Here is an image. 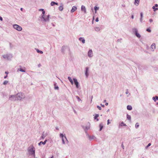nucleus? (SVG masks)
Here are the masks:
<instances>
[{
    "label": "nucleus",
    "mask_w": 158,
    "mask_h": 158,
    "mask_svg": "<svg viewBox=\"0 0 158 158\" xmlns=\"http://www.w3.org/2000/svg\"><path fill=\"white\" fill-rule=\"evenodd\" d=\"M27 151L29 156H33L34 157H35V148L33 145H31L29 147Z\"/></svg>",
    "instance_id": "f257e3e1"
},
{
    "label": "nucleus",
    "mask_w": 158,
    "mask_h": 158,
    "mask_svg": "<svg viewBox=\"0 0 158 158\" xmlns=\"http://www.w3.org/2000/svg\"><path fill=\"white\" fill-rule=\"evenodd\" d=\"M16 96L17 101H22L23 99H25V94L22 92L18 93L16 94Z\"/></svg>",
    "instance_id": "f03ea898"
},
{
    "label": "nucleus",
    "mask_w": 158,
    "mask_h": 158,
    "mask_svg": "<svg viewBox=\"0 0 158 158\" xmlns=\"http://www.w3.org/2000/svg\"><path fill=\"white\" fill-rule=\"evenodd\" d=\"M49 15H48L47 16H46L45 15H42L41 21L43 23H44L45 22H49Z\"/></svg>",
    "instance_id": "7ed1b4c3"
},
{
    "label": "nucleus",
    "mask_w": 158,
    "mask_h": 158,
    "mask_svg": "<svg viewBox=\"0 0 158 158\" xmlns=\"http://www.w3.org/2000/svg\"><path fill=\"white\" fill-rule=\"evenodd\" d=\"M2 57L5 59H6L8 60H10L12 58V55L11 54H7L3 55Z\"/></svg>",
    "instance_id": "20e7f679"
},
{
    "label": "nucleus",
    "mask_w": 158,
    "mask_h": 158,
    "mask_svg": "<svg viewBox=\"0 0 158 158\" xmlns=\"http://www.w3.org/2000/svg\"><path fill=\"white\" fill-rule=\"evenodd\" d=\"M61 52L63 54H65L67 51H69V49L67 46H63L61 48Z\"/></svg>",
    "instance_id": "39448f33"
},
{
    "label": "nucleus",
    "mask_w": 158,
    "mask_h": 158,
    "mask_svg": "<svg viewBox=\"0 0 158 158\" xmlns=\"http://www.w3.org/2000/svg\"><path fill=\"white\" fill-rule=\"evenodd\" d=\"M9 100L11 101H17L16 94L10 95L9 97Z\"/></svg>",
    "instance_id": "423d86ee"
},
{
    "label": "nucleus",
    "mask_w": 158,
    "mask_h": 158,
    "mask_svg": "<svg viewBox=\"0 0 158 158\" xmlns=\"http://www.w3.org/2000/svg\"><path fill=\"white\" fill-rule=\"evenodd\" d=\"M13 27L14 29L19 31H20L22 29V28L21 26L17 24H14L13 25Z\"/></svg>",
    "instance_id": "0eeeda50"
},
{
    "label": "nucleus",
    "mask_w": 158,
    "mask_h": 158,
    "mask_svg": "<svg viewBox=\"0 0 158 158\" xmlns=\"http://www.w3.org/2000/svg\"><path fill=\"white\" fill-rule=\"evenodd\" d=\"M88 124L89 125L88 126H82L83 128L84 129L85 132H86L89 129L90 123H88Z\"/></svg>",
    "instance_id": "6e6552de"
},
{
    "label": "nucleus",
    "mask_w": 158,
    "mask_h": 158,
    "mask_svg": "<svg viewBox=\"0 0 158 158\" xmlns=\"http://www.w3.org/2000/svg\"><path fill=\"white\" fill-rule=\"evenodd\" d=\"M88 56L89 58L92 57L93 56V53L92 50L90 49L89 50L88 53Z\"/></svg>",
    "instance_id": "1a4fd4ad"
},
{
    "label": "nucleus",
    "mask_w": 158,
    "mask_h": 158,
    "mask_svg": "<svg viewBox=\"0 0 158 158\" xmlns=\"http://www.w3.org/2000/svg\"><path fill=\"white\" fill-rule=\"evenodd\" d=\"M73 80L75 84L76 85V87L77 88H78L79 87V83L77 81V80L76 78H73Z\"/></svg>",
    "instance_id": "9d476101"
},
{
    "label": "nucleus",
    "mask_w": 158,
    "mask_h": 158,
    "mask_svg": "<svg viewBox=\"0 0 158 158\" xmlns=\"http://www.w3.org/2000/svg\"><path fill=\"white\" fill-rule=\"evenodd\" d=\"M156 48V44L155 43H153L151 46V50L152 51H154Z\"/></svg>",
    "instance_id": "9b49d317"
},
{
    "label": "nucleus",
    "mask_w": 158,
    "mask_h": 158,
    "mask_svg": "<svg viewBox=\"0 0 158 158\" xmlns=\"http://www.w3.org/2000/svg\"><path fill=\"white\" fill-rule=\"evenodd\" d=\"M89 69V68L88 67L85 68V75L86 77H87L89 75V74L88 73Z\"/></svg>",
    "instance_id": "f8f14e48"
},
{
    "label": "nucleus",
    "mask_w": 158,
    "mask_h": 158,
    "mask_svg": "<svg viewBox=\"0 0 158 158\" xmlns=\"http://www.w3.org/2000/svg\"><path fill=\"white\" fill-rule=\"evenodd\" d=\"M47 135L48 133L47 132H43L41 137L42 139H44Z\"/></svg>",
    "instance_id": "ddd939ff"
},
{
    "label": "nucleus",
    "mask_w": 158,
    "mask_h": 158,
    "mask_svg": "<svg viewBox=\"0 0 158 158\" xmlns=\"http://www.w3.org/2000/svg\"><path fill=\"white\" fill-rule=\"evenodd\" d=\"M25 67H23V68H20L19 69H18L17 70V71L18 72L19 71H20L21 72H25Z\"/></svg>",
    "instance_id": "4468645a"
},
{
    "label": "nucleus",
    "mask_w": 158,
    "mask_h": 158,
    "mask_svg": "<svg viewBox=\"0 0 158 158\" xmlns=\"http://www.w3.org/2000/svg\"><path fill=\"white\" fill-rule=\"evenodd\" d=\"M79 40L80 41H81L83 44H85V40L84 38L80 37L79 38Z\"/></svg>",
    "instance_id": "2eb2a0df"
},
{
    "label": "nucleus",
    "mask_w": 158,
    "mask_h": 158,
    "mask_svg": "<svg viewBox=\"0 0 158 158\" xmlns=\"http://www.w3.org/2000/svg\"><path fill=\"white\" fill-rule=\"evenodd\" d=\"M47 141V139L45 140L44 142L40 141L38 145L39 146H40L42 144L43 145H44L46 144Z\"/></svg>",
    "instance_id": "dca6fc26"
},
{
    "label": "nucleus",
    "mask_w": 158,
    "mask_h": 158,
    "mask_svg": "<svg viewBox=\"0 0 158 158\" xmlns=\"http://www.w3.org/2000/svg\"><path fill=\"white\" fill-rule=\"evenodd\" d=\"M77 9V8L75 6H73L72 8V9L71 10V13H73Z\"/></svg>",
    "instance_id": "f3484780"
},
{
    "label": "nucleus",
    "mask_w": 158,
    "mask_h": 158,
    "mask_svg": "<svg viewBox=\"0 0 158 158\" xmlns=\"http://www.w3.org/2000/svg\"><path fill=\"white\" fill-rule=\"evenodd\" d=\"M60 137L62 139H63L64 137L65 139H66L65 134L63 135L62 133H61L60 134Z\"/></svg>",
    "instance_id": "a211bd4d"
},
{
    "label": "nucleus",
    "mask_w": 158,
    "mask_h": 158,
    "mask_svg": "<svg viewBox=\"0 0 158 158\" xmlns=\"http://www.w3.org/2000/svg\"><path fill=\"white\" fill-rule=\"evenodd\" d=\"M63 5L62 3L60 4V6L59 7V10L60 11H62L64 9Z\"/></svg>",
    "instance_id": "6ab92c4d"
},
{
    "label": "nucleus",
    "mask_w": 158,
    "mask_h": 158,
    "mask_svg": "<svg viewBox=\"0 0 158 158\" xmlns=\"http://www.w3.org/2000/svg\"><path fill=\"white\" fill-rule=\"evenodd\" d=\"M81 10L82 11H84L85 13L86 12V9L84 6L83 5L81 6Z\"/></svg>",
    "instance_id": "aec40b11"
},
{
    "label": "nucleus",
    "mask_w": 158,
    "mask_h": 158,
    "mask_svg": "<svg viewBox=\"0 0 158 158\" xmlns=\"http://www.w3.org/2000/svg\"><path fill=\"white\" fill-rule=\"evenodd\" d=\"M68 78L69 80L71 82V84L73 85V82L71 78L69 77H68Z\"/></svg>",
    "instance_id": "412c9836"
},
{
    "label": "nucleus",
    "mask_w": 158,
    "mask_h": 158,
    "mask_svg": "<svg viewBox=\"0 0 158 158\" xmlns=\"http://www.w3.org/2000/svg\"><path fill=\"white\" fill-rule=\"evenodd\" d=\"M139 0H135L134 2L135 5L137 6L139 4Z\"/></svg>",
    "instance_id": "4be33fe9"
},
{
    "label": "nucleus",
    "mask_w": 158,
    "mask_h": 158,
    "mask_svg": "<svg viewBox=\"0 0 158 158\" xmlns=\"http://www.w3.org/2000/svg\"><path fill=\"white\" fill-rule=\"evenodd\" d=\"M95 30L96 31L98 32L100 30V28L99 27H96L95 28Z\"/></svg>",
    "instance_id": "5701e85b"
},
{
    "label": "nucleus",
    "mask_w": 158,
    "mask_h": 158,
    "mask_svg": "<svg viewBox=\"0 0 158 158\" xmlns=\"http://www.w3.org/2000/svg\"><path fill=\"white\" fill-rule=\"evenodd\" d=\"M89 139L90 140H91L95 138L94 136H89Z\"/></svg>",
    "instance_id": "b1692460"
},
{
    "label": "nucleus",
    "mask_w": 158,
    "mask_h": 158,
    "mask_svg": "<svg viewBox=\"0 0 158 158\" xmlns=\"http://www.w3.org/2000/svg\"><path fill=\"white\" fill-rule=\"evenodd\" d=\"M152 99L155 102H156V100H158V96H156L155 98L153 97L152 98Z\"/></svg>",
    "instance_id": "393cba45"
},
{
    "label": "nucleus",
    "mask_w": 158,
    "mask_h": 158,
    "mask_svg": "<svg viewBox=\"0 0 158 158\" xmlns=\"http://www.w3.org/2000/svg\"><path fill=\"white\" fill-rule=\"evenodd\" d=\"M127 109L128 110H131L132 109V107L131 106L128 105L127 106Z\"/></svg>",
    "instance_id": "a878e982"
},
{
    "label": "nucleus",
    "mask_w": 158,
    "mask_h": 158,
    "mask_svg": "<svg viewBox=\"0 0 158 158\" xmlns=\"http://www.w3.org/2000/svg\"><path fill=\"white\" fill-rule=\"evenodd\" d=\"M123 126H127L126 124H124L123 122H122L119 125V127H120V126L122 127Z\"/></svg>",
    "instance_id": "bb28decb"
},
{
    "label": "nucleus",
    "mask_w": 158,
    "mask_h": 158,
    "mask_svg": "<svg viewBox=\"0 0 158 158\" xmlns=\"http://www.w3.org/2000/svg\"><path fill=\"white\" fill-rule=\"evenodd\" d=\"M36 51L38 53H40L41 54H42L43 53V52L42 51H41V50H39L38 49H36Z\"/></svg>",
    "instance_id": "cd10ccee"
},
{
    "label": "nucleus",
    "mask_w": 158,
    "mask_h": 158,
    "mask_svg": "<svg viewBox=\"0 0 158 158\" xmlns=\"http://www.w3.org/2000/svg\"><path fill=\"white\" fill-rule=\"evenodd\" d=\"M135 35L138 38H139L141 37V35L138 32L136 33Z\"/></svg>",
    "instance_id": "c85d7f7f"
},
{
    "label": "nucleus",
    "mask_w": 158,
    "mask_h": 158,
    "mask_svg": "<svg viewBox=\"0 0 158 158\" xmlns=\"http://www.w3.org/2000/svg\"><path fill=\"white\" fill-rule=\"evenodd\" d=\"M56 83H55L54 84V86H55L54 89H55L58 90L59 89V87L58 86H56Z\"/></svg>",
    "instance_id": "c756f323"
},
{
    "label": "nucleus",
    "mask_w": 158,
    "mask_h": 158,
    "mask_svg": "<svg viewBox=\"0 0 158 158\" xmlns=\"http://www.w3.org/2000/svg\"><path fill=\"white\" fill-rule=\"evenodd\" d=\"M132 31L133 33L138 31L137 29L135 28H133L132 29Z\"/></svg>",
    "instance_id": "7c9ffc66"
},
{
    "label": "nucleus",
    "mask_w": 158,
    "mask_h": 158,
    "mask_svg": "<svg viewBox=\"0 0 158 158\" xmlns=\"http://www.w3.org/2000/svg\"><path fill=\"white\" fill-rule=\"evenodd\" d=\"M94 9L95 10V13H96L97 12L96 11L99 9V7L95 6L94 7Z\"/></svg>",
    "instance_id": "2f4dec72"
},
{
    "label": "nucleus",
    "mask_w": 158,
    "mask_h": 158,
    "mask_svg": "<svg viewBox=\"0 0 158 158\" xmlns=\"http://www.w3.org/2000/svg\"><path fill=\"white\" fill-rule=\"evenodd\" d=\"M100 127V131H101L103 127V126L102 124H100L99 125Z\"/></svg>",
    "instance_id": "473e14b6"
},
{
    "label": "nucleus",
    "mask_w": 158,
    "mask_h": 158,
    "mask_svg": "<svg viewBox=\"0 0 158 158\" xmlns=\"http://www.w3.org/2000/svg\"><path fill=\"white\" fill-rule=\"evenodd\" d=\"M127 118L129 120H131V116L130 115H129L128 114H127Z\"/></svg>",
    "instance_id": "72a5a7b5"
},
{
    "label": "nucleus",
    "mask_w": 158,
    "mask_h": 158,
    "mask_svg": "<svg viewBox=\"0 0 158 158\" xmlns=\"http://www.w3.org/2000/svg\"><path fill=\"white\" fill-rule=\"evenodd\" d=\"M139 127V124L138 123H136L135 125V127L136 128H137Z\"/></svg>",
    "instance_id": "f704fd0d"
},
{
    "label": "nucleus",
    "mask_w": 158,
    "mask_h": 158,
    "mask_svg": "<svg viewBox=\"0 0 158 158\" xmlns=\"http://www.w3.org/2000/svg\"><path fill=\"white\" fill-rule=\"evenodd\" d=\"M152 9H153L154 11H155L156 10H158V8H156L155 6H153Z\"/></svg>",
    "instance_id": "c9c22d12"
},
{
    "label": "nucleus",
    "mask_w": 158,
    "mask_h": 158,
    "mask_svg": "<svg viewBox=\"0 0 158 158\" xmlns=\"http://www.w3.org/2000/svg\"><path fill=\"white\" fill-rule=\"evenodd\" d=\"M8 81H5L3 83V84L4 85H6L8 83Z\"/></svg>",
    "instance_id": "e433bc0d"
},
{
    "label": "nucleus",
    "mask_w": 158,
    "mask_h": 158,
    "mask_svg": "<svg viewBox=\"0 0 158 158\" xmlns=\"http://www.w3.org/2000/svg\"><path fill=\"white\" fill-rule=\"evenodd\" d=\"M98 116L99 115L98 114H96L95 116L94 117V119H96Z\"/></svg>",
    "instance_id": "4c0bfd02"
},
{
    "label": "nucleus",
    "mask_w": 158,
    "mask_h": 158,
    "mask_svg": "<svg viewBox=\"0 0 158 158\" xmlns=\"http://www.w3.org/2000/svg\"><path fill=\"white\" fill-rule=\"evenodd\" d=\"M76 97L77 99L79 101H81V99L78 96H76Z\"/></svg>",
    "instance_id": "58836bf2"
},
{
    "label": "nucleus",
    "mask_w": 158,
    "mask_h": 158,
    "mask_svg": "<svg viewBox=\"0 0 158 158\" xmlns=\"http://www.w3.org/2000/svg\"><path fill=\"white\" fill-rule=\"evenodd\" d=\"M55 2H52L51 3V5L52 6H54L55 4Z\"/></svg>",
    "instance_id": "ea45409f"
},
{
    "label": "nucleus",
    "mask_w": 158,
    "mask_h": 158,
    "mask_svg": "<svg viewBox=\"0 0 158 158\" xmlns=\"http://www.w3.org/2000/svg\"><path fill=\"white\" fill-rule=\"evenodd\" d=\"M151 145V143H149L148 144V145L146 147V149H147Z\"/></svg>",
    "instance_id": "a19ab883"
},
{
    "label": "nucleus",
    "mask_w": 158,
    "mask_h": 158,
    "mask_svg": "<svg viewBox=\"0 0 158 158\" xmlns=\"http://www.w3.org/2000/svg\"><path fill=\"white\" fill-rule=\"evenodd\" d=\"M97 108H98L99 110H101L102 108L101 106H97Z\"/></svg>",
    "instance_id": "79ce46f5"
},
{
    "label": "nucleus",
    "mask_w": 158,
    "mask_h": 158,
    "mask_svg": "<svg viewBox=\"0 0 158 158\" xmlns=\"http://www.w3.org/2000/svg\"><path fill=\"white\" fill-rule=\"evenodd\" d=\"M62 143L63 144H65V141H64V138L63 139H62Z\"/></svg>",
    "instance_id": "37998d69"
},
{
    "label": "nucleus",
    "mask_w": 158,
    "mask_h": 158,
    "mask_svg": "<svg viewBox=\"0 0 158 158\" xmlns=\"http://www.w3.org/2000/svg\"><path fill=\"white\" fill-rule=\"evenodd\" d=\"M146 31H148V32H151V30H150V29H149V28H148V29H147V30H146Z\"/></svg>",
    "instance_id": "c03bdc74"
},
{
    "label": "nucleus",
    "mask_w": 158,
    "mask_h": 158,
    "mask_svg": "<svg viewBox=\"0 0 158 158\" xmlns=\"http://www.w3.org/2000/svg\"><path fill=\"white\" fill-rule=\"evenodd\" d=\"M110 119H108L107 121V124L109 125L110 123Z\"/></svg>",
    "instance_id": "a18cd8bd"
},
{
    "label": "nucleus",
    "mask_w": 158,
    "mask_h": 158,
    "mask_svg": "<svg viewBox=\"0 0 158 158\" xmlns=\"http://www.w3.org/2000/svg\"><path fill=\"white\" fill-rule=\"evenodd\" d=\"M143 14L142 12L140 13V17L143 18Z\"/></svg>",
    "instance_id": "49530a36"
},
{
    "label": "nucleus",
    "mask_w": 158,
    "mask_h": 158,
    "mask_svg": "<svg viewBox=\"0 0 158 158\" xmlns=\"http://www.w3.org/2000/svg\"><path fill=\"white\" fill-rule=\"evenodd\" d=\"M143 18H141V17H140V22L141 23H142V21H143Z\"/></svg>",
    "instance_id": "de8ad7c7"
},
{
    "label": "nucleus",
    "mask_w": 158,
    "mask_h": 158,
    "mask_svg": "<svg viewBox=\"0 0 158 158\" xmlns=\"http://www.w3.org/2000/svg\"><path fill=\"white\" fill-rule=\"evenodd\" d=\"M129 94V92L128 91V89H127L126 90V94Z\"/></svg>",
    "instance_id": "09e8293b"
},
{
    "label": "nucleus",
    "mask_w": 158,
    "mask_h": 158,
    "mask_svg": "<svg viewBox=\"0 0 158 158\" xmlns=\"http://www.w3.org/2000/svg\"><path fill=\"white\" fill-rule=\"evenodd\" d=\"M96 22H98V17L96 19Z\"/></svg>",
    "instance_id": "8fccbe9b"
},
{
    "label": "nucleus",
    "mask_w": 158,
    "mask_h": 158,
    "mask_svg": "<svg viewBox=\"0 0 158 158\" xmlns=\"http://www.w3.org/2000/svg\"><path fill=\"white\" fill-rule=\"evenodd\" d=\"M43 12H42V14H43V15H44V14H45V11H44V10L43 11H42Z\"/></svg>",
    "instance_id": "3c124183"
},
{
    "label": "nucleus",
    "mask_w": 158,
    "mask_h": 158,
    "mask_svg": "<svg viewBox=\"0 0 158 158\" xmlns=\"http://www.w3.org/2000/svg\"><path fill=\"white\" fill-rule=\"evenodd\" d=\"M100 105L102 106L103 107H105V105H102V104H101Z\"/></svg>",
    "instance_id": "603ef678"
},
{
    "label": "nucleus",
    "mask_w": 158,
    "mask_h": 158,
    "mask_svg": "<svg viewBox=\"0 0 158 158\" xmlns=\"http://www.w3.org/2000/svg\"><path fill=\"white\" fill-rule=\"evenodd\" d=\"M152 21H153V20H152V19H150L149 20V22H150V23L152 22Z\"/></svg>",
    "instance_id": "864d4df0"
},
{
    "label": "nucleus",
    "mask_w": 158,
    "mask_h": 158,
    "mask_svg": "<svg viewBox=\"0 0 158 158\" xmlns=\"http://www.w3.org/2000/svg\"><path fill=\"white\" fill-rule=\"evenodd\" d=\"M0 20H1V21H2L3 20V19H2V17L0 16Z\"/></svg>",
    "instance_id": "5fc2aeb1"
},
{
    "label": "nucleus",
    "mask_w": 158,
    "mask_h": 158,
    "mask_svg": "<svg viewBox=\"0 0 158 158\" xmlns=\"http://www.w3.org/2000/svg\"><path fill=\"white\" fill-rule=\"evenodd\" d=\"M122 147L123 148V149H124V146L123 145V144H122Z\"/></svg>",
    "instance_id": "6e6d98bb"
},
{
    "label": "nucleus",
    "mask_w": 158,
    "mask_h": 158,
    "mask_svg": "<svg viewBox=\"0 0 158 158\" xmlns=\"http://www.w3.org/2000/svg\"><path fill=\"white\" fill-rule=\"evenodd\" d=\"M56 129L57 130H59V128L58 127H56Z\"/></svg>",
    "instance_id": "4d7b16f0"
},
{
    "label": "nucleus",
    "mask_w": 158,
    "mask_h": 158,
    "mask_svg": "<svg viewBox=\"0 0 158 158\" xmlns=\"http://www.w3.org/2000/svg\"><path fill=\"white\" fill-rule=\"evenodd\" d=\"M44 10V9H40L39 10L40 11H43Z\"/></svg>",
    "instance_id": "13d9d810"
},
{
    "label": "nucleus",
    "mask_w": 158,
    "mask_h": 158,
    "mask_svg": "<svg viewBox=\"0 0 158 158\" xmlns=\"http://www.w3.org/2000/svg\"><path fill=\"white\" fill-rule=\"evenodd\" d=\"M158 6V5L157 4H155V6L157 7Z\"/></svg>",
    "instance_id": "bf43d9fd"
},
{
    "label": "nucleus",
    "mask_w": 158,
    "mask_h": 158,
    "mask_svg": "<svg viewBox=\"0 0 158 158\" xmlns=\"http://www.w3.org/2000/svg\"><path fill=\"white\" fill-rule=\"evenodd\" d=\"M131 18L132 19H133L134 18V16L133 15H132Z\"/></svg>",
    "instance_id": "052dcab7"
},
{
    "label": "nucleus",
    "mask_w": 158,
    "mask_h": 158,
    "mask_svg": "<svg viewBox=\"0 0 158 158\" xmlns=\"http://www.w3.org/2000/svg\"><path fill=\"white\" fill-rule=\"evenodd\" d=\"M138 32V31H136L135 32H134V34H135V35L136 34V33H137Z\"/></svg>",
    "instance_id": "680f3d73"
},
{
    "label": "nucleus",
    "mask_w": 158,
    "mask_h": 158,
    "mask_svg": "<svg viewBox=\"0 0 158 158\" xmlns=\"http://www.w3.org/2000/svg\"><path fill=\"white\" fill-rule=\"evenodd\" d=\"M7 75H6V76H5L4 77V78H5V79L7 77Z\"/></svg>",
    "instance_id": "e2e57ef3"
},
{
    "label": "nucleus",
    "mask_w": 158,
    "mask_h": 158,
    "mask_svg": "<svg viewBox=\"0 0 158 158\" xmlns=\"http://www.w3.org/2000/svg\"><path fill=\"white\" fill-rule=\"evenodd\" d=\"M108 103L107 102L105 104V105L106 106H107L108 105Z\"/></svg>",
    "instance_id": "0e129e2a"
},
{
    "label": "nucleus",
    "mask_w": 158,
    "mask_h": 158,
    "mask_svg": "<svg viewBox=\"0 0 158 158\" xmlns=\"http://www.w3.org/2000/svg\"><path fill=\"white\" fill-rule=\"evenodd\" d=\"M55 4L58 5V3L57 2H55Z\"/></svg>",
    "instance_id": "69168bd1"
},
{
    "label": "nucleus",
    "mask_w": 158,
    "mask_h": 158,
    "mask_svg": "<svg viewBox=\"0 0 158 158\" xmlns=\"http://www.w3.org/2000/svg\"><path fill=\"white\" fill-rule=\"evenodd\" d=\"M5 73H6V74H8V72L6 71L5 72Z\"/></svg>",
    "instance_id": "338daca9"
},
{
    "label": "nucleus",
    "mask_w": 158,
    "mask_h": 158,
    "mask_svg": "<svg viewBox=\"0 0 158 158\" xmlns=\"http://www.w3.org/2000/svg\"><path fill=\"white\" fill-rule=\"evenodd\" d=\"M23 9V8H21L20 9V10H21V11H22Z\"/></svg>",
    "instance_id": "774afa93"
}]
</instances>
